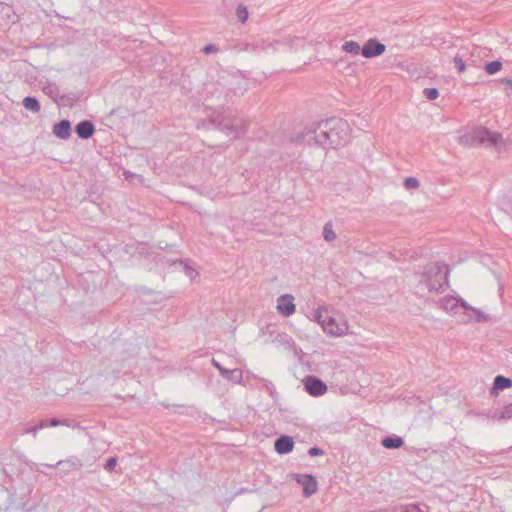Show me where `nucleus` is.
<instances>
[{"label": "nucleus", "mask_w": 512, "mask_h": 512, "mask_svg": "<svg viewBox=\"0 0 512 512\" xmlns=\"http://www.w3.org/2000/svg\"><path fill=\"white\" fill-rule=\"evenodd\" d=\"M23 105L26 109L31 110L33 112H39L40 110L39 102L33 97H26L23 100Z\"/></svg>", "instance_id": "2eb2a0df"}, {"label": "nucleus", "mask_w": 512, "mask_h": 512, "mask_svg": "<svg viewBox=\"0 0 512 512\" xmlns=\"http://www.w3.org/2000/svg\"><path fill=\"white\" fill-rule=\"evenodd\" d=\"M502 69V63L500 61H491L485 65V71L489 75H494Z\"/></svg>", "instance_id": "dca6fc26"}, {"label": "nucleus", "mask_w": 512, "mask_h": 512, "mask_svg": "<svg viewBox=\"0 0 512 512\" xmlns=\"http://www.w3.org/2000/svg\"><path fill=\"white\" fill-rule=\"evenodd\" d=\"M444 308L453 314L457 315L466 310V305L454 297L444 299Z\"/></svg>", "instance_id": "0eeeda50"}, {"label": "nucleus", "mask_w": 512, "mask_h": 512, "mask_svg": "<svg viewBox=\"0 0 512 512\" xmlns=\"http://www.w3.org/2000/svg\"><path fill=\"white\" fill-rule=\"evenodd\" d=\"M506 83L510 86H512V80H507Z\"/></svg>", "instance_id": "a878e982"}, {"label": "nucleus", "mask_w": 512, "mask_h": 512, "mask_svg": "<svg viewBox=\"0 0 512 512\" xmlns=\"http://www.w3.org/2000/svg\"><path fill=\"white\" fill-rule=\"evenodd\" d=\"M317 320L323 330L329 335L341 337L348 332L349 326L347 322L341 318L337 319L330 316L327 310L319 309L317 311Z\"/></svg>", "instance_id": "f257e3e1"}, {"label": "nucleus", "mask_w": 512, "mask_h": 512, "mask_svg": "<svg viewBox=\"0 0 512 512\" xmlns=\"http://www.w3.org/2000/svg\"><path fill=\"white\" fill-rule=\"evenodd\" d=\"M8 11V8L3 6V5H0V13H4V12H7Z\"/></svg>", "instance_id": "b1692460"}, {"label": "nucleus", "mask_w": 512, "mask_h": 512, "mask_svg": "<svg viewBox=\"0 0 512 512\" xmlns=\"http://www.w3.org/2000/svg\"><path fill=\"white\" fill-rule=\"evenodd\" d=\"M294 441L289 436H282L275 442V450L279 454H286L293 450Z\"/></svg>", "instance_id": "6e6552de"}, {"label": "nucleus", "mask_w": 512, "mask_h": 512, "mask_svg": "<svg viewBox=\"0 0 512 512\" xmlns=\"http://www.w3.org/2000/svg\"><path fill=\"white\" fill-rule=\"evenodd\" d=\"M324 237L327 241H332L336 238V233L333 231L331 225L324 227Z\"/></svg>", "instance_id": "aec40b11"}, {"label": "nucleus", "mask_w": 512, "mask_h": 512, "mask_svg": "<svg viewBox=\"0 0 512 512\" xmlns=\"http://www.w3.org/2000/svg\"><path fill=\"white\" fill-rule=\"evenodd\" d=\"M454 65L460 72L465 70V63L461 57L456 56L454 58Z\"/></svg>", "instance_id": "412c9836"}, {"label": "nucleus", "mask_w": 512, "mask_h": 512, "mask_svg": "<svg viewBox=\"0 0 512 512\" xmlns=\"http://www.w3.org/2000/svg\"><path fill=\"white\" fill-rule=\"evenodd\" d=\"M116 464V460L115 459H110L108 462H107V468L108 469H113L114 466Z\"/></svg>", "instance_id": "5701e85b"}, {"label": "nucleus", "mask_w": 512, "mask_h": 512, "mask_svg": "<svg viewBox=\"0 0 512 512\" xmlns=\"http://www.w3.org/2000/svg\"><path fill=\"white\" fill-rule=\"evenodd\" d=\"M276 309L283 316H290L295 313L296 305L294 297L290 294H284L277 299Z\"/></svg>", "instance_id": "20e7f679"}, {"label": "nucleus", "mask_w": 512, "mask_h": 512, "mask_svg": "<svg viewBox=\"0 0 512 512\" xmlns=\"http://www.w3.org/2000/svg\"><path fill=\"white\" fill-rule=\"evenodd\" d=\"M205 51H211V48L206 47Z\"/></svg>", "instance_id": "bb28decb"}, {"label": "nucleus", "mask_w": 512, "mask_h": 512, "mask_svg": "<svg viewBox=\"0 0 512 512\" xmlns=\"http://www.w3.org/2000/svg\"><path fill=\"white\" fill-rule=\"evenodd\" d=\"M404 186L408 190L417 189L419 187V182L416 178L409 177L405 179Z\"/></svg>", "instance_id": "a211bd4d"}, {"label": "nucleus", "mask_w": 512, "mask_h": 512, "mask_svg": "<svg viewBox=\"0 0 512 512\" xmlns=\"http://www.w3.org/2000/svg\"><path fill=\"white\" fill-rule=\"evenodd\" d=\"M507 414L512 415V404L509 405L506 411Z\"/></svg>", "instance_id": "393cba45"}, {"label": "nucleus", "mask_w": 512, "mask_h": 512, "mask_svg": "<svg viewBox=\"0 0 512 512\" xmlns=\"http://www.w3.org/2000/svg\"><path fill=\"white\" fill-rule=\"evenodd\" d=\"M205 51H211V48L206 47Z\"/></svg>", "instance_id": "cd10ccee"}, {"label": "nucleus", "mask_w": 512, "mask_h": 512, "mask_svg": "<svg viewBox=\"0 0 512 512\" xmlns=\"http://www.w3.org/2000/svg\"><path fill=\"white\" fill-rule=\"evenodd\" d=\"M236 16L240 22L244 23L248 18L247 8L243 5H240L236 10Z\"/></svg>", "instance_id": "f3484780"}, {"label": "nucleus", "mask_w": 512, "mask_h": 512, "mask_svg": "<svg viewBox=\"0 0 512 512\" xmlns=\"http://www.w3.org/2000/svg\"><path fill=\"white\" fill-rule=\"evenodd\" d=\"M306 391L312 396H321L327 392V385L315 376H307L303 380Z\"/></svg>", "instance_id": "f03ea898"}, {"label": "nucleus", "mask_w": 512, "mask_h": 512, "mask_svg": "<svg viewBox=\"0 0 512 512\" xmlns=\"http://www.w3.org/2000/svg\"><path fill=\"white\" fill-rule=\"evenodd\" d=\"M424 94L429 100H435L439 97V92L436 88H426Z\"/></svg>", "instance_id": "6ab92c4d"}, {"label": "nucleus", "mask_w": 512, "mask_h": 512, "mask_svg": "<svg viewBox=\"0 0 512 512\" xmlns=\"http://www.w3.org/2000/svg\"><path fill=\"white\" fill-rule=\"evenodd\" d=\"M386 50L384 44L376 39H369L362 47L361 54L365 58H372L382 55Z\"/></svg>", "instance_id": "39448f33"}, {"label": "nucleus", "mask_w": 512, "mask_h": 512, "mask_svg": "<svg viewBox=\"0 0 512 512\" xmlns=\"http://www.w3.org/2000/svg\"><path fill=\"white\" fill-rule=\"evenodd\" d=\"M512 387V380L509 379V378H506L504 376H496L495 379H494V389L495 390H499V389H507V388H510Z\"/></svg>", "instance_id": "f8f14e48"}, {"label": "nucleus", "mask_w": 512, "mask_h": 512, "mask_svg": "<svg viewBox=\"0 0 512 512\" xmlns=\"http://www.w3.org/2000/svg\"><path fill=\"white\" fill-rule=\"evenodd\" d=\"M322 453H323V452H322L320 449L315 448V447H313V448H310V449H309V454H310L311 456L321 455Z\"/></svg>", "instance_id": "4be33fe9"}, {"label": "nucleus", "mask_w": 512, "mask_h": 512, "mask_svg": "<svg viewBox=\"0 0 512 512\" xmlns=\"http://www.w3.org/2000/svg\"><path fill=\"white\" fill-rule=\"evenodd\" d=\"M295 479L303 487L306 497L311 496L317 491V482L311 475H296Z\"/></svg>", "instance_id": "423d86ee"}, {"label": "nucleus", "mask_w": 512, "mask_h": 512, "mask_svg": "<svg viewBox=\"0 0 512 512\" xmlns=\"http://www.w3.org/2000/svg\"><path fill=\"white\" fill-rule=\"evenodd\" d=\"M428 287L430 291H439L443 284L447 283V272L440 268H435L429 271Z\"/></svg>", "instance_id": "7ed1b4c3"}, {"label": "nucleus", "mask_w": 512, "mask_h": 512, "mask_svg": "<svg viewBox=\"0 0 512 512\" xmlns=\"http://www.w3.org/2000/svg\"><path fill=\"white\" fill-rule=\"evenodd\" d=\"M71 126L70 122L63 120L56 124L53 128V133L60 139H67L70 136Z\"/></svg>", "instance_id": "1a4fd4ad"}, {"label": "nucleus", "mask_w": 512, "mask_h": 512, "mask_svg": "<svg viewBox=\"0 0 512 512\" xmlns=\"http://www.w3.org/2000/svg\"><path fill=\"white\" fill-rule=\"evenodd\" d=\"M383 446L388 449L399 448L403 445V440L398 437H388L382 442Z\"/></svg>", "instance_id": "4468645a"}, {"label": "nucleus", "mask_w": 512, "mask_h": 512, "mask_svg": "<svg viewBox=\"0 0 512 512\" xmlns=\"http://www.w3.org/2000/svg\"><path fill=\"white\" fill-rule=\"evenodd\" d=\"M76 133L80 138H89L94 133V126L89 121L80 122L76 127Z\"/></svg>", "instance_id": "9d476101"}, {"label": "nucleus", "mask_w": 512, "mask_h": 512, "mask_svg": "<svg viewBox=\"0 0 512 512\" xmlns=\"http://www.w3.org/2000/svg\"><path fill=\"white\" fill-rule=\"evenodd\" d=\"M501 136L498 134L491 135L487 130L485 129H478L474 131V138L477 139L479 142H483L486 140H491L493 142H496L498 138Z\"/></svg>", "instance_id": "9b49d317"}, {"label": "nucleus", "mask_w": 512, "mask_h": 512, "mask_svg": "<svg viewBox=\"0 0 512 512\" xmlns=\"http://www.w3.org/2000/svg\"><path fill=\"white\" fill-rule=\"evenodd\" d=\"M342 49H343V51H345V52H347L349 54H353V55L359 54L360 51L362 50L360 45L356 41H353V40L346 41L342 45Z\"/></svg>", "instance_id": "ddd939ff"}]
</instances>
